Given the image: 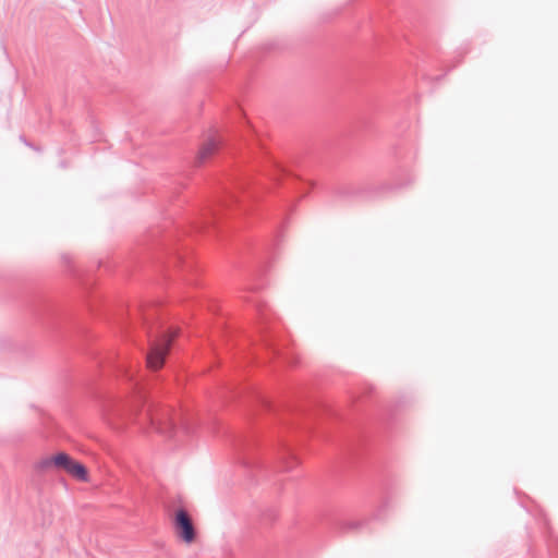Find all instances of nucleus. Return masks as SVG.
Listing matches in <instances>:
<instances>
[{
	"label": "nucleus",
	"mask_w": 558,
	"mask_h": 558,
	"mask_svg": "<svg viewBox=\"0 0 558 558\" xmlns=\"http://www.w3.org/2000/svg\"><path fill=\"white\" fill-rule=\"evenodd\" d=\"M38 469L41 471L61 470L81 482L89 481L87 469L65 452H58L41 459L38 462Z\"/></svg>",
	"instance_id": "1"
},
{
	"label": "nucleus",
	"mask_w": 558,
	"mask_h": 558,
	"mask_svg": "<svg viewBox=\"0 0 558 558\" xmlns=\"http://www.w3.org/2000/svg\"><path fill=\"white\" fill-rule=\"evenodd\" d=\"M174 526L178 536L187 544L195 539V531L191 518L187 512L180 509L175 513Z\"/></svg>",
	"instance_id": "3"
},
{
	"label": "nucleus",
	"mask_w": 558,
	"mask_h": 558,
	"mask_svg": "<svg viewBox=\"0 0 558 558\" xmlns=\"http://www.w3.org/2000/svg\"><path fill=\"white\" fill-rule=\"evenodd\" d=\"M220 145L221 140L219 137L213 136L207 138L198 149L196 156L197 163L202 165L213 157L219 149Z\"/></svg>",
	"instance_id": "4"
},
{
	"label": "nucleus",
	"mask_w": 558,
	"mask_h": 558,
	"mask_svg": "<svg viewBox=\"0 0 558 558\" xmlns=\"http://www.w3.org/2000/svg\"><path fill=\"white\" fill-rule=\"evenodd\" d=\"M177 335V330L171 331L150 344V349L146 356V364L149 369L158 371L163 366L166 356L169 353L171 343Z\"/></svg>",
	"instance_id": "2"
},
{
	"label": "nucleus",
	"mask_w": 558,
	"mask_h": 558,
	"mask_svg": "<svg viewBox=\"0 0 558 558\" xmlns=\"http://www.w3.org/2000/svg\"><path fill=\"white\" fill-rule=\"evenodd\" d=\"M157 430H158V433H160L165 436H168V437H170L172 435L170 432V428H168V427L160 426L157 428Z\"/></svg>",
	"instance_id": "5"
}]
</instances>
